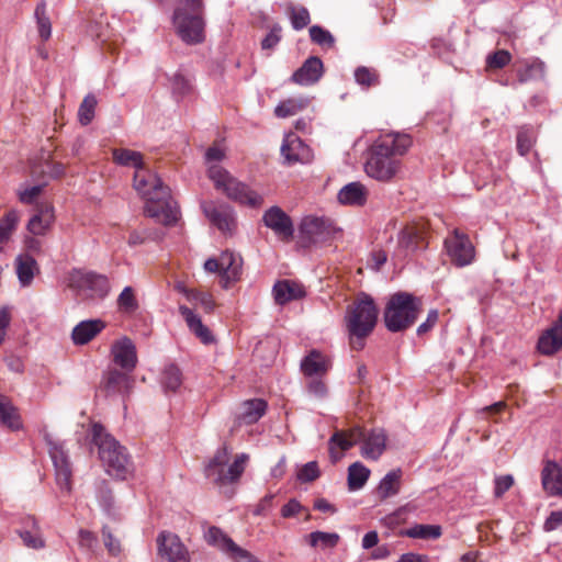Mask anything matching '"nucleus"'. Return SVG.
<instances>
[{"instance_id": "obj_47", "label": "nucleus", "mask_w": 562, "mask_h": 562, "mask_svg": "<svg viewBox=\"0 0 562 562\" xmlns=\"http://www.w3.org/2000/svg\"><path fill=\"white\" fill-rule=\"evenodd\" d=\"M205 539L209 544L218 548L224 553L228 549L229 542L234 541L231 537H228L220 528L214 527V526L210 527L207 529V531L205 532Z\"/></svg>"}, {"instance_id": "obj_5", "label": "nucleus", "mask_w": 562, "mask_h": 562, "mask_svg": "<svg viewBox=\"0 0 562 562\" xmlns=\"http://www.w3.org/2000/svg\"><path fill=\"white\" fill-rule=\"evenodd\" d=\"M92 442L98 447L99 458L105 471L117 479L125 480L133 472V463L125 447L121 446L102 425L93 424Z\"/></svg>"}, {"instance_id": "obj_41", "label": "nucleus", "mask_w": 562, "mask_h": 562, "mask_svg": "<svg viewBox=\"0 0 562 562\" xmlns=\"http://www.w3.org/2000/svg\"><path fill=\"white\" fill-rule=\"evenodd\" d=\"M19 215L16 211H10L0 221V254L3 252L5 245L16 228Z\"/></svg>"}, {"instance_id": "obj_32", "label": "nucleus", "mask_w": 562, "mask_h": 562, "mask_svg": "<svg viewBox=\"0 0 562 562\" xmlns=\"http://www.w3.org/2000/svg\"><path fill=\"white\" fill-rule=\"evenodd\" d=\"M267 403L261 398L245 401L241 405V412L238 419L247 425L257 423L266 413Z\"/></svg>"}, {"instance_id": "obj_4", "label": "nucleus", "mask_w": 562, "mask_h": 562, "mask_svg": "<svg viewBox=\"0 0 562 562\" xmlns=\"http://www.w3.org/2000/svg\"><path fill=\"white\" fill-rule=\"evenodd\" d=\"M357 443H361V454L363 458L376 461L386 448V434L381 428H374L366 432L361 427H355L347 431H336L329 439L333 461L336 462L340 458L334 450L335 446L345 451Z\"/></svg>"}, {"instance_id": "obj_17", "label": "nucleus", "mask_w": 562, "mask_h": 562, "mask_svg": "<svg viewBox=\"0 0 562 562\" xmlns=\"http://www.w3.org/2000/svg\"><path fill=\"white\" fill-rule=\"evenodd\" d=\"M158 554L168 562H190L189 552L179 537L162 531L157 538Z\"/></svg>"}, {"instance_id": "obj_49", "label": "nucleus", "mask_w": 562, "mask_h": 562, "mask_svg": "<svg viewBox=\"0 0 562 562\" xmlns=\"http://www.w3.org/2000/svg\"><path fill=\"white\" fill-rule=\"evenodd\" d=\"M97 103V98L92 93L87 94L82 100L78 110V119L82 125H88L93 120Z\"/></svg>"}, {"instance_id": "obj_8", "label": "nucleus", "mask_w": 562, "mask_h": 562, "mask_svg": "<svg viewBox=\"0 0 562 562\" xmlns=\"http://www.w3.org/2000/svg\"><path fill=\"white\" fill-rule=\"evenodd\" d=\"M336 229L330 218L325 216H305L299 228V238L303 247H311L328 240Z\"/></svg>"}, {"instance_id": "obj_40", "label": "nucleus", "mask_w": 562, "mask_h": 562, "mask_svg": "<svg viewBox=\"0 0 562 562\" xmlns=\"http://www.w3.org/2000/svg\"><path fill=\"white\" fill-rule=\"evenodd\" d=\"M308 105V100L304 98H291L280 102L276 109L274 114L278 117L284 119L295 115Z\"/></svg>"}, {"instance_id": "obj_44", "label": "nucleus", "mask_w": 562, "mask_h": 562, "mask_svg": "<svg viewBox=\"0 0 562 562\" xmlns=\"http://www.w3.org/2000/svg\"><path fill=\"white\" fill-rule=\"evenodd\" d=\"M307 538L311 547H321L322 549L335 548L340 540V536L338 533L325 531H313Z\"/></svg>"}, {"instance_id": "obj_64", "label": "nucleus", "mask_w": 562, "mask_h": 562, "mask_svg": "<svg viewBox=\"0 0 562 562\" xmlns=\"http://www.w3.org/2000/svg\"><path fill=\"white\" fill-rule=\"evenodd\" d=\"M177 8H183L190 14H203L204 3L203 0H179Z\"/></svg>"}, {"instance_id": "obj_1", "label": "nucleus", "mask_w": 562, "mask_h": 562, "mask_svg": "<svg viewBox=\"0 0 562 562\" xmlns=\"http://www.w3.org/2000/svg\"><path fill=\"white\" fill-rule=\"evenodd\" d=\"M133 187L145 201L147 216L166 226L177 223L179 218L177 202L171 198L170 189L162 183L157 173L145 167L136 170Z\"/></svg>"}, {"instance_id": "obj_2", "label": "nucleus", "mask_w": 562, "mask_h": 562, "mask_svg": "<svg viewBox=\"0 0 562 562\" xmlns=\"http://www.w3.org/2000/svg\"><path fill=\"white\" fill-rule=\"evenodd\" d=\"M412 145L411 136L401 133L381 135L371 146L366 162V173L378 181H391L400 170L397 156L404 155Z\"/></svg>"}, {"instance_id": "obj_42", "label": "nucleus", "mask_w": 562, "mask_h": 562, "mask_svg": "<svg viewBox=\"0 0 562 562\" xmlns=\"http://www.w3.org/2000/svg\"><path fill=\"white\" fill-rule=\"evenodd\" d=\"M402 535L413 539H438L441 536V527L438 525H415L402 531Z\"/></svg>"}, {"instance_id": "obj_6", "label": "nucleus", "mask_w": 562, "mask_h": 562, "mask_svg": "<svg viewBox=\"0 0 562 562\" xmlns=\"http://www.w3.org/2000/svg\"><path fill=\"white\" fill-rule=\"evenodd\" d=\"M420 300L406 292L393 294L384 311V323L392 333L402 331L412 326L418 317Z\"/></svg>"}, {"instance_id": "obj_58", "label": "nucleus", "mask_w": 562, "mask_h": 562, "mask_svg": "<svg viewBox=\"0 0 562 562\" xmlns=\"http://www.w3.org/2000/svg\"><path fill=\"white\" fill-rule=\"evenodd\" d=\"M494 495L502 497L514 484V477L509 474L497 476L494 481Z\"/></svg>"}, {"instance_id": "obj_22", "label": "nucleus", "mask_w": 562, "mask_h": 562, "mask_svg": "<svg viewBox=\"0 0 562 562\" xmlns=\"http://www.w3.org/2000/svg\"><path fill=\"white\" fill-rule=\"evenodd\" d=\"M330 368L329 357L316 349L311 350L301 361V371L306 376L324 375Z\"/></svg>"}, {"instance_id": "obj_50", "label": "nucleus", "mask_w": 562, "mask_h": 562, "mask_svg": "<svg viewBox=\"0 0 562 562\" xmlns=\"http://www.w3.org/2000/svg\"><path fill=\"white\" fill-rule=\"evenodd\" d=\"M355 80L358 85L370 88L379 85V74L372 68L360 66L355 70Z\"/></svg>"}, {"instance_id": "obj_57", "label": "nucleus", "mask_w": 562, "mask_h": 562, "mask_svg": "<svg viewBox=\"0 0 562 562\" xmlns=\"http://www.w3.org/2000/svg\"><path fill=\"white\" fill-rule=\"evenodd\" d=\"M510 59L512 55L509 52L499 49L486 57V65L488 68L501 69L505 67L510 61Z\"/></svg>"}, {"instance_id": "obj_38", "label": "nucleus", "mask_w": 562, "mask_h": 562, "mask_svg": "<svg viewBox=\"0 0 562 562\" xmlns=\"http://www.w3.org/2000/svg\"><path fill=\"white\" fill-rule=\"evenodd\" d=\"M112 156L114 162L120 166L135 168V171L144 168L143 155L139 151L127 148H114Z\"/></svg>"}, {"instance_id": "obj_29", "label": "nucleus", "mask_w": 562, "mask_h": 562, "mask_svg": "<svg viewBox=\"0 0 562 562\" xmlns=\"http://www.w3.org/2000/svg\"><path fill=\"white\" fill-rule=\"evenodd\" d=\"M177 292L182 294L190 303L200 305L206 313L215 308V302L212 294L195 289L188 288L184 283L178 282L175 285Z\"/></svg>"}, {"instance_id": "obj_45", "label": "nucleus", "mask_w": 562, "mask_h": 562, "mask_svg": "<svg viewBox=\"0 0 562 562\" xmlns=\"http://www.w3.org/2000/svg\"><path fill=\"white\" fill-rule=\"evenodd\" d=\"M422 238V233L418 228L407 226L400 232L397 243L401 248L414 251L418 248Z\"/></svg>"}, {"instance_id": "obj_53", "label": "nucleus", "mask_w": 562, "mask_h": 562, "mask_svg": "<svg viewBox=\"0 0 562 562\" xmlns=\"http://www.w3.org/2000/svg\"><path fill=\"white\" fill-rule=\"evenodd\" d=\"M310 37L313 43L324 47V48H330L335 44V38L330 34L329 31L323 29L318 25H313L310 27Z\"/></svg>"}, {"instance_id": "obj_52", "label": "nucleus", "mask_w": 562, "mask_h": 562, "mask_svg": "<svg viewBox=\"0 0 562 562\" xmlns=\"http://www.w3.org/2000/svg\"><path fill=\"white\" fill-rule=\"evenodd\" d=\"M289 13L291 24L294 30H303L310 24L311 18L310 12L306 8L291 5L289 8Z\"/></svg>"}, {"instance_id": "obj_27", "label": "nucleus", "mask_w": 562, "mask_h": 562, "mask_svg": "<svg viewBox=\"0 0 562 562\" xmlns=\"http://www.w3.org/2000/svg\"><path fill=\"white\" fill-rule=\"evenodd\" d=\"M337 199L342 205L362 206L367 202L368 190L361 182H350L339 190Z\"/></svg>"}, {"instance_id": "obj_59", "label": "nucleus", "mask_w": 562, "mask_h": 562, "mask_svg": "<svg viewBox=\"0 0 562 562\" xmlns=\"http://www.w3.org/2000/svg\"><path fill=\"white\" fill-rule=\"evenodd\" d=\"M281 26L274 25L270 32L265 36V38L261 41V48L262 49H271L278 45V43L281 40Z\"/></svg>"}, {"instance_id": "obj_18", "label": "nucleus", "mask_w": 562, "mask_h": 562, "mask_svg": "<svg viewBox=\"0 0 562 562\" xmlns=\"http://www.w3.org/2000/svg\"><path fill=\"white\" fill-rule=\"evenodd\" d=\"M113 361L122 370L133 372L137 364V352L134 342L123 337L116 340L111 347Z\"/></svg>"}, {"instance_id": "obj_12", "label": "nucleus", "mask_w": 562, "mask_h": 562, "mask_svg": "<svg viewBox=\"0 0 562 562\" xmlns=\"http://www.w3.org/2000/svg\"><path fill=\"white\" fill-rule=\"evenodd\" d=\"M447 254L453 265L465 267L472 263L475 257V249L469 236L459 229L445 239Z\"/></svg>"}, {"instance_id": "obj_19", "label": "nucleus", "mask_w": 562, "mask_h": 562, "mask_svg": "<svg viewBox=\"0 0 562 562\" xmlns=\"http://www.w3.org/2000/svg\"><path fill=\"white\" fill-rule=\"evenodd\" d=\"M324 66L321 58L311 56L293 72L291 80L300 86H311L322 78Z\"/></svg>"}, {"instance_id": "obj_36", "label": "nucleus", "mask_w": 562, "mask_h": 562, "mask_svg": "<svg viewBox=\"0 0 562 562\" xmlns=\"http://www.w3.org/2000/svg\"><path fill=\"white\" fill-rule=\"evenodd\" d=\"M23 543L32 549H42L45 542L41 536L37 522L33 517L25 519V528L19 531Z\"/></svg>"}, {"instance_id": "obj_56", "label": "nucleus", "mask_w": 562, "mask_h": 562, "mask_svg": "<svg viewBox=\"0 0 562 562\" xmlns=\"http://www.w3.org/2000/svg\"><path fill=\"white\" fill-rule=\"evenodd\" d=\"M321 475L316 461L305 463L297 472V480L302 483L313 482Z\"/></svg>"}, {"instance_id": "obj_16", "label": "nucleus", "mask_w": 562, "mask_h": 562, "mask_svg": "<svg viewBox=\"0 0 562 562\" xmlns=\"http://www.w3.org/2000/svg\"><path fill=\"white\" fill-rule=\"evenodd\" d=\"M263 224L282 240H290L294 235L291 217L279 206L269 207L262 215Z\"/></svg>"}, {"instance_id": "obj_43", "label": "nucleus", "mask_w": 562, "mask_h": 562, "mask_svg": "<svg viewBox=\"0 0 562 562\" xmlns=\"http://www.w3.org/2000/svg\"><path fill=\"white\" fill-rule=\"evenodd\" d=\"M161 384L165 391H178L182 384V374L180 369L175 364L166 366L161 373Z\"/></svg>"}, {"instance_id": "obj_13", "label": "nucleus", "mask_w": 562, "mask_h": 562, "mask_svg": "<svg viewBox=\"0 0 562 562\" xmlns=\"http://www.w3.org/2000/svg\"><path fill=\"white\" fill-rule=\"evenodd\" d=\"M206 218L223 234H233L236 228V216L232 206L226 203L204 201L201 204Z\"/></svg>"}, {"instance_id": "obj_62", "label": "nucleus", "mask_w": 562, "mask_h": 562, "mask_svg": "<svg viewBox=\"0 0 562 562\" xmlns=\"http://www.w3.org/2000/svg\"><path fill=\"white\" fill-rule=\"evenodd\" d=\"M42 191H43L42 184L26 188L25 190H23L19 193L20 201L25 204H31L35 201V199L41 194Z\"/></svg>"}, {"instance_id": "obj_51", "label": "nucleus", "mask_w": 562, "mask_h": 562, "mask_svg": "<svg viewBox=\"0 0 562 562\" xmlns=\"http://www.w3.org/2000/svg\"><path fill=\"white\" fill-rule=\"evenodd\" d=\"M535 133L531 127L522 126L517 134V150L521 156H526L535 144Z\"/></svg>"}, {"instance_id": "obj_33", "label": "nucleus", "mask_w": 562, "mask_h": 562, "mask_svg": "<svg viewBox=\"0 0 562 562\" xmlns=\"http://www.w3.org/2000/svg\"><path fill=\"white\" fill-rule=\"evenodd\" d=\"M0 424L12 430H18L22 427L18 408L13 405L11 400L4 395H0Z\"/></svg>"}, {"instance_id": "obj_28", "label": "nucleus", "mask_w": 562, "mask_h": 562, "mask_svg": "<svg viewBox=\"0 0 562 562\" xmlns=\"http://www.w3.org/2000/svg\"><path fill=\"white\" fill-rule=\"evenodd\" d=\"M95 497L102 512L112 519L121 516L120 507L116 505L112 491L105 481H98L95 484Z\"/></svg>"}, {"instance_id": "obj_60", "label": "nucleus", "mask_w": 562, "mask_h": 562, "mask_svg": "<svg viewBox=\"0 0 562 562\" xmlns=\"http://www.w3.org/2000/svg\"><path fill=\"white\" fill-rule=\"evenodd\" d=\"M102 536L104 546L108 549V551L113 555L119 554L121 552L120 541L113 537V535L111 533L106 526L102 528Z\"/></svg>"}, {"instance_id": "obj_54", "label": "nucleus", "mask_w": 562, "mask_h": 562, "mask_svg": "<svg viewBox=\"0 0 562 562\" xmlns=\"http://www.w3.org/2000/svg\"><path fill=\"white\" fill-rule=\"evenodd\" d=\"M171 89L177 97H184L190 93L192 86L191 80L180 71L171 77Z\"/></svg>"}, {"instance_id": "obj_7", "label": "nucleus", "mask_w": 562, "mask_h": 562, "mask_svg": "<svg viewBox=\"0 0 562 562\" xmlns=\"http://www.w3.org/2000/svg\"><path fill=\"white\" fill-rule=\"evenodd\" d=\"M209 177L215 188L222 191L229 200L249 207H259L263 203V198L258 192L251 190L247 184L238 181L229 175L220 165H212L209 168Z\"/></svg>"}, {"instance_id": "obj_10", "label": "nucleus", "mask_w": 562, "mask_h": 562, "mask_svg": "<svg viewBox=\"0 0 562 562\" xmlns=\"http://www.w3.org/2000/svg\"><path fill=\"white\" fill-rule=\"evenodd\" d=\"M203 14H190L183 8H176L172 22L179 37L187 44H199L204 41Z\"/></svg>"}, {"instance_id": "obj_11", "label": "nucleus", "mask_w": 562, "mask_h": 562, "mask_svg": "<svg viewBox=\"0 0 562 562\" xmlns=\"http://www.w3.org/2000/svg\"><path fill=\"white\" fill-rule=\"evenodd\" d=\"M69 285L78 291L88 292L90 297L104 299L111 290L109 279L95 272L72 270L69 276Z\"/></svg>"}, {"instance_id": "obj_39", "label": "nucleus", "mask_w": 562, "mask_h": 562, "mask_svg": "<svg viewBox=\"0 0 562 562\" xmlns=\"http://www.w3.org/2000/svg\"><path fill=\"white\" fill-rule=\"evenodd\" d=\"M249 461V454L239 453L236 456L227 471L223 470V480L217 481L218 484L233 483L239 480Z\"/></svg>"}, {"instance_id": "obj_20", "label": "nucleus", "mask_w": 562, "mask_h": 562, "mask_svg": "<svg viewBox=\"0 0 562 562\" xmlns=\"http://www.w3.org/2000/svg\"><path fill=\"white\" fill-rule=\"evenodd\" d=\"M562 348V310L557 322L547 329L538 340V350L546 356H552Z\"/></svg>"}, {"instance_id": "obj_26", "label": "nucleus", "mask_w": 562, "mask_h": 562, "mask_svg": "<svg viewBox=\"0 0 562 562\" xmlns=\"http://www.w3.org/2000/svg\"><path fill=\"white\" fill-rule=\"evenodd\" d=\"M543 490L551 496L562 495V467L555 462H547L541 472Z\"/></svg>"}, {"instance_id": "obj_30", "label": "nucleus", "mask_w": 562, "mask_h": 562, "mask_svg": "<svg viewBox=\"0 0 562 562\" xmlns=\"http://www.w3.org/2000/svg\"><path fill=\"white\" fill-rule=\"evenodd\" d=\"M104 327L99 319L82 321L72 329V340L76 345H85L98 335Z\"/></svg>"}, {"instance_id": "obj_37", "label": "nucleus", "mask_w": 562, "mask_h": 562, "mask_svg": "<svg viewBox=\"0 0 562 562\" xmlns=\"http://www.w3.org/2000/svg\"><path fill=\"white\" fill-rule=\"evenodd\" d=\"M371 471L361 462L357 461L348 468V488L349 491L361 490L370 477Z\"/></svg>"}, {"instance_id": "obj_48", "label": "nucleus", "mask_w": 562, "mask_h": 562, "mask_svg": "<svg viewBox=\"0 0 562 562\" xmlns=\"http://www.w3.org/2000/svg\"><path fill=\"white\" fill-rule=\"evenodd\" d=\"M117 307L126 314H132L138 308V302L135 297L132 286H125L117 297Z\"/></svg>"}, {"instance_id": "obj_35", "label": "nucleus", "mask_w": 562, "mask_h": 562, "mask_svg": "<svg viewBox=\"0 0 562 562\" xmlns=\"http://www.w3.org/2000/svg\"><path fill=\"white\" fill-rule=\"evenodd\" d=\"M229 457V450L226 446L218 448L205 467V474L212 479L215 483L223 480L224 465L227 463Z\"/></svg>"}, {"instance_id": "obj_15", "label": "nucleus", "mask_w": 562, "mask_h": 562, "mask_svg": "<svg viewBox=\"0 0 562 562\" xmlns=\"http://www.w3.org/2000/svg\"><path fill=\"white\" fill-rule=\"evenodd\" d=\"M280 151L286 165L308 164L314 157L310 146L293 133L285 135Z\"/></svg>"}, {"instance_id": "obj_31", "label": "nucleus", "mask_w": 562, "mask_h": 562, "mask_svg": "<svg viewBox=\"0 0 562 562\" xmlns=\"http://www.w3.org/2000/svg\"><path fill=\"white\" fill-rule=\"evenodd\" d=\"M402 474L401 469H394L381 479L376 487V493L381 499H386L400 493Z\"/></svg>"}, {"instance_id": "obj_14", "label": "nucleus", "mask_w": 562, "mask_h": 562, "mask_svg": "<svg viewBox=\"0 0 562 562\" xmlns=\"http://www.w3.org/2000/svg\"><path fill=\"white\" fill-rule=\"evenodd\" d=\"M49 456L55 468L57 485L60 492L69 494L71 492V465L68 454L63 443L49 440Z\"/></svg>"}, {"instance_id": "obj_25", "label": "nucleus", "mask_w": 562, "mask_h": 562, "mask_svg": "<svg viewBox=\"0 0 562 562\" xmlns=\"http://www.w3.org/2000/svg\"><path fill=\"white\" fill-rule=\"evenodd\" d=\"M131 372L120 371L117 369H109L103 374V383L108 393L127 394L134 380L130 376Z\"/></svg>"}, {"instance_id": "obj_9", "label": "nucleus", "mask_w": 562, "mask_h": 562, "mask_svg": "<svg viewBox=\"0 0 562 562\" xmlns=\"http://www.w3.org/2000/svg\"><path fill=\"white\" fill-rule=\"evenodd\" d=\"M241 268V257L228 250L223 251L218 258H209L204 262L205 271L221 276L224 289H228L240 279Z\"/></svg>"}, {"instance_id": "obj_46", "label": "nucleus", "mask_w": 562, "mask_h": 562, "mask_svg": "<svg viewBox=\"0 0 562 562\" xmlns=\"http://www.w3.org/2000/svg\"><path fill=\"white\" fill-rule=\"evenodd\" d=\"M34 14L40 36L42 40L47 41L52 35V23L49 16L46 13V3L44 1L36 5Z\"/></svg>"}, {"instance_id": "obj_34", "label": "nucleus", "mask_w": 562, "mask_h": 562, "mask_svg": "<svg viewBox=\"0 0 562 562\" xmlns=\"http://www.w3.org/2000/svg\"><path fill=\"white\" fill-rule=\"evenodd\" d=\"M15 269L21 285L27 286L33 281L35 271L37 270V262L30 255H19L15 259Z\"/></svg>"}, {"instance_id": "obj_24", "label": "nucleus", "mask_w": 562, "mask_h": 562, "mask_svg": "<svg viewBox=\"0 0 562 562\" xmlns=\"http://www.w3.org/2000/svg\"><path fill=\"white\" fill-rule=\"evenodd\" d=\"M54 207L49 203H40L36 213L27 223V231L33 235H44L54 223Z\"/></svg>"}, {"instance_id": "obj_23", "label": "nucleus", "mask_w": 562, "mask_h": 562, "mask_svg": "<svg viewBox=\"0 0 562 562\" xmlns=\"http://www.w3.org/2000/svg\"><path fill=\"white\" fill-rule=\"evenodd\" d=\"M179 313L186 321V324L190 331L194 334L195 337L201 340V342H203L204 345L214 342L215 339L210 328L202 323L201 317L196 313H194L193 310L186 305H180Z\"/></svg>"}, {"instance_id": "obj_55", "label": "nucleus", "mask_w": 562, "mask_h": 562, "mask_svg": "<svg viewBox=\"0 0 562 562\" xmlns=\"http://www.w3.org/2000/svg\"><path fill=\"white\" fill-rule=\"evenodd\" d=\"M225 554L234 562H258L249 551L239 547L235 541L229 542V547Z\"/></svg>"}, {"instance_id": "obj_63", "label": "nucleus", "mask_w": 562, "mask_h": 562, "mask_svg": "<svg viewBox=\"0 0 562 562\" xmlns=\"http://www.w3.org/2000/svg\"><path fill=\"white\" fill-rule=\"evenodd\" d=\"M438 318H439L438 311L437 310H430L428 312L426 321L423 322L417 327V335L422 336V335L428 333L435 326V324L438 322Z\"/></svg>"}, {"instance_id": "obj_21", "label": "nucleus", "mask_w": 562, "mask_h": 562, "mask_svg": "<svg viewBox=\"0 0 562 562\" xmlns=\"http://www.w3.org/2000/svg\"><path fill=\"white\" fill-rule=\"evenodd\" d=\"M272 295L278 305H285L289 302L305 296L304 286L293 280H279L272 288Z\"/></svg>"}, {"instance_id": "obj_61", "label": "nucleus", "mask_w": 562, "mask_h": 562, "mask_svg": "<svg viewBox=\"0 0 562 562\" xmlns=\"http://www.w3.org/2000/svg\"><path fill=\"white\" fill-rule=\"evenodd\" d=\"M305 508L296 498H291L282 508L281 516L283 518H292L302 513Z\"/></svg>"}, {"instance_id": "obj_3", "label": "nucleus", "mask_w": 562, "mask_h": 562, "mask_svg": "<svg viewBox=\"0 0 562 562\" xmlns=\"http://www.w3.org/2000/svg\"><path fill=\"white\" fill-rule=\"evenodd\" d=\"M378 315L379 310L373 297L364 292H360L347 306L345 323L353 349L363 348L362 340L373 331Z\"/></svg>"}]
</instances>
